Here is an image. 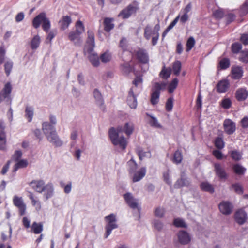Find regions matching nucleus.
<instances>
[{"mask_svg": "<svg viewBox=\"0 0 248 248\" xmlns=\"http://www.w3.org/2000/svg\"><path fill=\"white\" fill-rule=\"evenodd\" d=\"M181 69V62L178 60L175 61L173 62V66H172V70H173V73L176 76H178L180 74Z\"/></svg>", "mask_w": 248, "mask_h": 248, "instance_id": "nucleus-37", "label": "nucleus"}, {"mask_svg": "<svg viewBox=\"0 0 248 248\" xmlns=\"http://www.w3.org/2000/svg\"><path fill=\"white\" fill-rule=\"evenodd\" d=\"M219 67L221 69H226L228 68L230 65V61L228 58H223L219 62Z\"/></svg>", "mask_w": 248, "mask_h": 248, "instance_id": "nucleus-46", "label": "nucleus"}, {"mask_svg": "<svg viewBox=\"0 0 248 248\" xmlns=\"http://www.w3.org/2000/svg\"><path fill=\"white\" fill-rule=\"evenodd\" d=\"M170 75V71L167 69H163L160 72V75L163 78H168Z\"/></svg>", "mask_w": 248, "mask_h": 248, "instance_id": "nucleus-64", "label": "nucleus"}, {"mask_svg": "<svg viewBox=\"0 0 248 248\" xmlns=\"http://www.w3.org/2000/svg\"><path fill=\"white\" fill-rule=\"evenodd\" d=\"M113 19L110 18H105L104 20V30L107 32H109L114 27L113 23Z\"/></svg>", "mask_w": 248, "mask_h": 248, "instance_id": "nucleus-28", "label": "nucleus"}, {"mask_svg": "<svg viewBox=\"0 0 248 248\" xmlns=\"http://www.w3.org/2000/svg\"><path fill=\"white\" fill-rule=\"evenodd\" d=\"M134 130V124L131 122L126 123L123 128L118 127L117 130L111 128L109 130V137L112 143L115 146H118L123 150H124L127 146V141L124 136H121V132H124L129 136Z\"/></svg>", "mask_w": 248, "mask_h": 248, "instance_id": "nucleus-1", "label": "nucleus"}, {"mask_svg": "<svg viewBox=\"0 0 248 248\" xmlns=\"http://www.w3.org/2000/svg\"><path fill=\"white\" fill-rule=\"evenodd\" d=\"M123 197L128 205L132 209L138 208V200L134 198L132 193L127 192L124 194Z\"/></svg>", "mask_w": 248, "mask_h": 248, "instance_id": "nucleus-10", "label": "nucleus"}, {"mask_svg": "<svg viewBox=\"0 0 248 248\" xmlns=\"http://www.w3.org/2000/svg\"><path fill=\"white\" fill-rule=\"evenodd\" d=\"M231 156L232 158L235 161L240 160L242 157L241 154L239 152L236 151H232L231 153Z\"/></svg>", "mask_w": 248, "mask_h": 248, "instance_id": "nucleus-57", "label": "nucleus"}, {"mask_svg": "<svg viewBox=\"0 0 248 248\" xmlns=\"http://www.w3.org/2000/svg\"><path fill=\"white\" fill-rule=\"evenodd\" d=\"M183 159L182 153L179 150L176 151L173 155L172 161L176 164H179L181 163Z\"/></svg>", "mask_w": 248, "mask_h": 248, "instance_id": "nucleus-32", "label": "nucleus"}, {"mask_svg": "<svg viewBox=\"0 0 248 248\" xmlns=\"http://www.w3.org/2000/svg\"><path fill=\"white\" fill-rule=\"evenodd\" d=\"M13 203L15 206L18 208L19 213L20 216H23L25 214L26 205L24 203L23 200L21 197L15 196L13 198Z\"/></svg>", "mask_w": 248, "mask_h": 248, "instance_id": "nucleus-8", "label": "nucleus"}, {"mask_svg": "<svg viewBox=\"0 0 248 248\" xmlns=\"http://www.w3.org/2000/svg\"><path fill=\"white\" fill-rule=\"evenodd\" d=\"M42 129L47 140L53 145L57 147L62 145L63 142L57 135L54 126L47 122H45L42 124Z\"/></svg>", "mask_w": 248, "mask_h": 248, "instance_id": "nucleus-2", "label": "nucleus"}, {"mask_svg": "<svg viewBox=\"0 0 248 248\" xmlns=\"http://www.w3.org/2000/svg\"><path fill=\"white\" fill-rule=\"evenodd\" d=\"M5 128L3 122L0 121V150H3L6 147V135L4 131Z\"/></svg>", "mask_w": 248, "mask_h": 248, "instance_id": "nucleus-15", "label": "nucleus"}, {"mask_svg": "<svg viewBox=\"0 0 248 248\" xmlns=\"http://www.w3.org/2000/svg\"><path fill=\"white\" fill-rule=\"evenodd\" d=\"M43 226L41 223L34 222L31 227V232L35 234H40L43 231Z\"/></svg>", "mask_w": 248, "mask_h": 248, "instance_id": "nucleus-29", "label": "nucleus"}, {"mask_svg": "<svg viewBox=\"0 0 248 248\" xmlns=\"http://www.w3.org/2000/svg\"><path fill=\"white\" fill-rule=\"evenodd\" d=\"M61 186L62 187L64 188V191L65 193L68 194L71 192V189H72L71 182H69L68 184H67L65 186H64V184L63 183L61 182Z\"/></svg>", "mask_w": 248, "mask_h": 248, "instance_id": "nucleus-59", "label": "nucleus"}, {"mask_svg": "<svg viewBox=\"0 0 248 248\" xmlns=\"http://www.w3.org/2000/svg\"><path fill=\"white\" fill-rule=\"evenodd\" d=\"M44 188V196L46 197V199L47 200L53 195L54 188L53 185L51 183H48L45 186Z\"/></svg>", "mask_w": 248, "mask_h": 248, "instance_id": "nucleus-25", "label": "nucleus"}, {"mask_svg": "<svg viewBox=\"0 0 248 248\" xmlns=\"http://www.w3.org/2000/svg\"><path fill=\"white\" fill-rule=\"evenodd\" d=\"M154 226L158 230H161L163 226L162 222L158 220H155L154 221Z\"/></svg>", "mask_w": 248, "mask_h": 248, "instance_id": "nucleus-63", "label": "nucleus"}, {"mask_svg": "<svg viewBox=\"0 0 248 248\" xmlns=\"http://www.w3.org/2000/svg\"><path fill=\"white\" fill-rule=\"evenodd\" d=\"M224 130L229 135L233 134L235 130V124L230 119L225 120L223 124Z\"/></svg>", "mask_w": 248, "mask_h": 248, "instance_id": "nucleus-17", "label": "nucleus"}, {"mask_svg": "<svg viewBox=\"0 0 248 248\" xmlns=\"http://www.w3.org/2000/svg\"><path fill=\"white\" fill-rule=\"evenodd\" d=\"M215 170L216 175L221 180L226 179L227 178V174L225 169L219 163H215L214 164Z\"/></svg>", "mask_w": 248, "mask_h": 248, "instance_id": "nucleus-19", "label": "nucleus"}, {"mask_svg": "<svg viewBox=\"0 0 248 248\" xmlns=\"http://www.w3.org/2000/svg\"><path fill=\"white\" fill-rule=\"evenodd\" d=\"M248 12V0H247L245 3L243 5L240 10L241 15H245Z\"/></svg>", "mask_w": 248, "mask_h": 248, "instance_id": "nucleus-60", "label": "nucleus"}, {"mask_svg": "<svg viewBox=\"0 0 248 248\" xmlns=\"http://www.w3.org/2000/svg\"><path fill=\"white\" fill-rule=\"evenodd\" d=\"M200 187L201 189L205 191L212 193L214 192V188L213 186L208 182H203L201 185Z\"/></svg>", "mask_w": 248, "mask_h": 248, "instance_id": "nucleus-34", "label": "nucleus"}, {"mask_svg": "<svg viewBox=\"0 0 248 248\" xmlns=\"http://www.w3.org/2000/svg\"><path fill=\"white\" fill-rule=\"evenodd\" d=\"M195 44V41L194 38L193 37H190L186 44V51L187 52L189 51L192 48V47L194 46Z\"/></svg>", "mask_w": 248, "mask_h": 248, "instance_id": "nucleus-47", "label": "nucleus"}, {"mask_svg": "<svg viewBox=\"0 0 248 248\" xmlns=\"http://www.w3.org/2000/svg\"><path fill=\"white\" fill-rule=\"evenodd\" d=\"M40 43V38L39 35H35L31 42V47L32 49H36Z\"/></svg>", "mask_w": 248, "mask_h": 248, "instance_id": "nucleus-38", "label": "nucleus"}, {"mask_svg": "<svg viewBox=\"0 0 248 248\" xmlns=\"http://www.w3.org/2000/svg\"><path fill=\"white\" fill-rule=\"evenodd\" d=\"M134 53L136 55L139 61L143 64H146L149 62V55L147 51L141 48H139L138 50H135Z\"/></svg>", "mask_w": 248, "mask_h": 248, "instance_id": "nucleus-7", "label": "nucleus"}, {"mask_svg": "<svg viewBox=\"0 0 248 248\" xmlns=\"http://www.w3.org/2000/svg\"><path fill=\"white\" fill-rule=\"evenodd\" d=\"M167 83L165 82H155L152 88L151 102L153 105L158 103L160 92L165 89Z\"/></svg>", "mask_w": 248, "mask_h": 248, "instance_id": "nucleus-4", "label": "nucleus"}, {"mask_svg": "<svg viewBox=\"0 0 248 248\" xmlns=\"http://www.w3.org/2000/svg\"><path fill=\"white\" fill-rule=\"evenodd\" d=\"M173 106V98H169L168 99L166 103V109L167 111H170L172 110Z\"/></svg>", "mask_w": 248, "mask_h": 248, "instance_id": "nucleus-56", "label": "nucleus"}, {"mask_svg": "<svg viewBox=\"0 0 248 248\" xmlns=\"http://www.w3.org/2000/svg\"><path fill=\"white\" fill-rule=\"evenodd\" d=\"M29 184L33 190L38 193H42L44 190L45 186L43 180H33Z\"/></svg>", "mask_w": 248, "mask_h": 248, "instance_id": "nucleus-13", "label": "nucleus"}, {"mask_svg": "<svg viewBox=\"0 0 248 248\" xmlns=\"http://www.w3.org/2000/svg\"><path fill=\"white\" fill-rule=\"evenodd\" d=\"M71 22V18L68 16H62V19L59 21L61 28L63 30L67 29Z\"/></svg>", "mask_w": 248, "mask_h": 248, "instance_id": "nucleus-27", "label": "nucleus"}, {"mask_svg": "<svg viewBox=\"0 0 248 248\" xmlns=\"http://www.w3.org/2000/svg\"><path fill=\"white\" fill-rule=\"evenodd\" d=\"M100 60L103 63H107L111 59V55L108 52H106L100 56Z\"/></svg>", "mask_w": 248, "mask_h": 248, "instance_id": "nucleus-48", "label": "nucleus"}, {"mask_svg": "<svg viewBox=\"0 0 248 248\" xmlns=\"http://www.w3.org/2000/svg\"><path fill=\"white\" fill-rule=\"evenodd\" d=\"M107 224L105 226L106 233L105 238H107L111 234L112 230L118 228V226L116 223V216L114 214H110L105 217Z\"/></svg>", "mask_w": 248, "mask_h": 248, "instance_id": "nucleus-5", "label": "nucleus"}, {"mask_svg": "<svg viewBox=\"0 0 248 248\" xmlns=\"http://www.w3.org/2000/svg\"><path fill=\"white\" fill-rule=\"evenodd\" d=\"M33 107L27 106L25 109V116L28 119L29 122H31L33 116Z\"/></svg>", "mask_w": 248, "mask_h": 248, "instance_id": "nucleus-39", "label": "nucleus"}, {"mask_svg": "<svg viewBox=\"0 0 248 248\" xmlns=\"http://www.w3.org/2000/svg\"><path fill=\"white\" fill-rule=\"evenodd\" d=\"M119 46L123 50V51L126 50L127 44V41L125 38H122L121 39L120 42Z\"/></svg>", "mask_w": 248, "mask_h": 248, "instance_id": "nucleus-62", "label": "nucleus"}, {"mask_svg": "<svg viewBox=\"0 0 248 248\" xmlns=\"http://www.w3.org/2000/svg\"><path fill=\"white\" fill-rule=\"evenodd\" d=\"M28 162L27 160L25 159H21L15 165L13 171L14 172H16L18 169L21 168H24L28 166Z\"/></svg>", "mask_w": 248, "mask_h": 248, "instance_id": "nucleus-35", "label": "nucleus"}, {"mask_svg": "<svg viewBox=\"0 0 248 248\" xmlns=\"http://www.w3.org/2000/svg\"><path fill=\"white\" fill-rule=\"evenodd\" d=\"M177 236L179 242L183 245L187 244L191 240L189 234L185 231H179Z\"/></svg>", "mask_w": 248, "mask_h": 248, "instance_id": "nucleus-20", "label": "nucleus"}, {"mask_svg": "<svg viewBox=\"0 0 248 248\" xmlns=\"http://www.w3.org/2000/svg\"><path fill=\"white\" fill-rule=\"evenodd\" d=\"M242 48V45L240 43L236 42L232 44V50L234 53H237Z\"/></svg>", "mask_w": 248, "mask_h": 248, "instance_id": "nucleus-55", "label": "nucleus"}, {"mask_svg": "<svg viewBox=\"0 0 248 248\" xmlns=\"http://www.w3.org/2000/svg\"><path fill=\"white\" fill-rule=\"evenodd\" d=\"M93 95L96 104L99 106H103L104 104L103 99L100 92L97 89H96L94 90Z\"/></svg>", "mask_w": 248, "mask_h": 248, "instance_id": "nucleus-31", "label": "nucleus"}, {"mask_svg": "<svg viewBox=\"0 0 248 248\" xmlns=\"http://www.w3.org/2000/svg\"><path fill=\"white\" fill-rule=\"evenodd\" d=\"M137 153L140 160H142L144 157H151V154L150 152L143 151L141 149L139 148L137 149Z\"/></svg>", "mask_w": 248, "mask_h": 248, "instance_id": "nucleus-40", "label": "nucleus"}, {"mask_svg": "<svg viewBox=\"0 0 248 248\" xmlns=\"http://www.w3.org/2000/svg\"><path fill=\"white\" fill-rule=\"evenodd\" d=\"M76 30L75 31L81 34L85 31V27L83 23L80 20H78L75 24Z\"/></svg>", "mask_w": 248, "mask_h": 248, "instance_id": "nucleus-43", "label": "nucleus"}, {"mask_svg": "<svg viewBox=\"0 0 248 248\" xmlns=\"http://www.w3.org/2000/svg\"><path fill=\"white\" fill-rule=\"evenodd\" d=\"M143 82L142 78L141 76L136 77L134 80L133 81V84L135 87H138L139 85H141Z\"/></svg>", "mask_w": 248, "mask_h": 248, "instance_id": "nucleus-61", "label": "nucleus"}, {"mask_svg": "<svg viewBox=\"0 0 248 248\" xmlns=\"http://www.w3.org/2000/svg\"><path fill=\"white\" fill-rule=\"evenodd\" d=\"M151 35H153L152 27L149 25H147L144 29V36L147 40H149Z\"/></svg>", "mask_w": 248, "mask_h": 248, "instance_id": "nucleus-49", "label": "nucleus"}, {"mask_svg": "<svg viewBox=\"0 0 248 248\" xmlns=\"http://www.w3.org/2000/svg\"><path fill=\"white\" fill-rule=\"evenodd\" d=\"M13 62L11 61H7L5 63L4 69H5V73H6L7 76H9V75L11 73V70L13 68Z\"/></svg>", "mask_w": 248, "mask_h": 248, "instance_id": "nucleus-50", "label": "nucleus"}, {"mask_svg": "<svg viewBox=\"0 0 248 248\" xmlns=\"http://www.w3.org/2000/svg\"><path fill=\"white\" fill-rule=\"evenodd\" d=\"M165 213V208L161 207H158L155 209L154 214L155 215L159 218H162Z\"/></svg>", "mask_w": 248, "mask_h": 248, "instance_id": "nucleus-45", "label": "nucleus"}, {"mask_svg": "<svg viewBox=\"0 0 248 248\" xmlns=\"http://www.w3.org/2000/svg\"><path fill=\"white\" fill-rule=\"evenodd\" d=\"M42 24L43 30L46 32H48L51 27V23L49 19L46 17L45 13L42 12L37 15L32 21V25L34 28L37 29Z\"/></svg>", "mask_w": 248, "mask_h": 248, "instance_id": "nucleus-3", "label": "nucleus"}, {"mask_svg": "<svg viewBox=\"0 0 248 248\" xmlns=\"http://www.w3.org/2000/svg\"><path fill=\"white\" fill-rule=\"evenodd\" d=\"M247 218V213L243 210H239L235 213V220L238 224L240 225L243 224L246 222Z\"/></svg>", "mask_w": 248, "mask_h": 248, "instance_id": "nucleus-18", "label": "nucleus"}, {"mask_svg": "<svg viewBox=\"0 0 248 248\" xmlns=\"http://www.w3.org/2000/svg\"><path fill=\"white\" fill-rule=\"evenodd\" d=\"M89 60L92 64L94 67L99 65L100 62L99 57L96 54H91L89 56Z\"/></svg>", "mask_w": 248, "mask_h": 248, "instance_id": "nucleus-36", "label": "nucleus"}, {"mask_svg": "<svg viewBox=\"0 0 248 248\" xmlns=\"http://www.w3.org/2000/svg\"><path fill=\"white\" fill-rule=\"evenodd\" d=\"M233 171L238 175L243 174L246 170V169L240 164H235L233 166Z\"/></svg>", "mask_w": 248, "mask_h": 248, "instance_id": "nucleus-41", "label": "nucleus"}, {"mask_svg": "<svg viewBox=\"0 0 248 248\" xmlns=\"http://www.w3.org/2000/svg\"><path fill=\"white\" fill-rule=\"evenodd\" d=\"M215 144L217 148L219 149H222L224 146V142L222 138L220 137L217 138L215 140Z\"/></svg>", "mask_w": 248, "mask_h": 248, "instance_id": "nucleus-51", "label": "nucleus"}, {"mask_svg": "<svg viewBox=\"0 0 248 248\" xmlns=\"http://www.w3.org/2000/svg\"><path fill=\"white\" fill-rule=\"evenodd\" d=\"M139 9V3L137 1H134L128 5L119 14L118 16L121 17L123 19L129 18L132 14L136 13Z\"/></svg>", "mask_w": 248, "mask_h": 248, "instance_id": "nucleus-6", "label": "nucleus"}, {"mask_svg": "<svg viewBox=\"0 0 248 248\" xmlns=\"http://www.w3.org/2000/svg\"><path fill=\"white\" fill-rule=\"evenodd\" d=\"M232 188L234 189V191L239 194H242L243 193L242 186L239 183L233 184L232 186Z\"/></svg>", "mask_w": 248, "mask_h": 248, "instance_id": "nucleus-53", "label": "nucleus"}, {"mask_svg": "<svg viewBox=\"0 0 248 248\" xmlns=\"http://www.w3.org/2000/svg\"><path fill=\"white\" fill-rule=\"evenodd\" d=\"M179 80L177 78H174L170 83L168 87V91L169 93H172L178 86Z\"/></svg>", "mask_w": 248, "mask_h": 248, "instance_id": "nucleus-44", "label": "nucleus"}, {"mask_svg": "<svg viewBox=\"0 0 248 248\" xmlns=\"http://www.w3.org/2000/svg\"><path fill=\"white\" fill-rule=\"evenodd\" d=\"M28 193L29 195L28 196L30 199L31 200L32 205L35 206V208L37 210H40L41 208L40 202L34 198L33 193L31 192H29Z\"/></svg>", "mask_w": 248, "mask_h": 248, "instance_id": "nucleus-33", "label": "nucleus"}, {"mask_svg": "<svg viewBox=\"0 0 248 248\" xmlns=\"http://www.w3.org/2000/svg\"><path fill=\"white\" fill-rule=\"evenodd\" d=\"M232 104L231 101L229 98H225L222 100L221 102L222 107L226 109H228L230 108Z\"/></svg>", "mask_w": 248, "mask_h": 248, "instance_id": "nucleus-58", "label": "nucleus"}, {"mask_svg": "<svg viewBox=\"0 0 248 248\" xmlns=\"http://www.w3.org/2000/svg\"><path fill=\"white\" fill-rule=\"evenodd\" d=\"M127 165L128 172L131 174L135 172L138 167V165L133 157L127 162Z\"/></svg>", "mask_w": 248, "mask_h": 248, "instance_id": "nucleus-30", "label": "nucleus"}, {"mask_svg": "<svg viewBox=\"0 0 248 248\" xmlns=\"http://www.w3.org/2000/svg\"><path fill=\"white\" fill-rule=\"evenodd\" d=\"M239 60L243 63H248V50L241 52L239 57Z\"/></svg>", "mask_w": 248, "mask_h": 248, "instance_id": "nucleus-54", "label": "nucleus"}, {"mask_svg": "<svg viewBox=\"0 0 248 248\" xmlns=\"http://www.w3.org/2000/svg\"><path fill=\"white\" fill-rule=\"evenodd\" d=\"M134 87H132L129 91L127 102L129 106L133 109H135L137 106V100L136 96L134 93Z\"/></svg>", "mask_w": 248, "mask_h": 248, "instance_id": "nucleus-12", "label": "nucleus"}, {"mask_svg": "<svg viewBox=\"0 0 248 248\" xmlns=\"http://www.w3.org/2000/svg\"><path fill=\"white\" fill-rule=\"evenodd\" d=\"M12 86L10 82H7L2 90L0 92V103L4 99L9 101L10 99V94L12 91Z\"/></svg>", "mask_w": 248, "mask_h": 248, "instance_id": "nucleus-11", "label": "nucleus"}, {"mask_svg": "<svg viewBox=\"0 0 248 248\" xmlns=\"http://www.w3.org/2000/svg\"><path fill=\"white\" fill-rule=\"evenodd\" d=\"M146 173V169L145 167L141 168L137 171H135L133 174L132 177V181L133 182H137L142 179Z\"/></svg>", "mask_w": 248, "mask_h": 248, "instance_id": "nucleus-23", "label": "nucleus"}, {"mask_svg": "<svg viewBox=\"0 0 248 248\" xmlns=\"http://www.w3.org/2000/svg\"><path fill=\"white\" fill-rule=\"evenodd\" d=\"M189 181L186 177L185 172H183L181 173V178L177 180L174 185L175 188H180L184 186H188L189 185Z\"/></svg>", "mask_w": 248, "mask_h": 248, "instance_id": "nucleus-16", "label": "nucleus"}, {"mask_svg": "<svg viewBox=\"0 0 248 248\" xmlns=\"http://www.w3.org/2000/svg\"><path fill=\"white\" fill-rule=\"evenodd\" d=\"M174 225L177 227L186 228L187 225L183 219H175L173 222Z\"/></svg>", "mask_w": 248, "mask_h": 248, "instance_id": "nucleus-52", "label": "nucleus"}, {"mask_svg": "<svg viewBox=\"0 0 248 248\" xmlns=\"http://www.w3.org/2000/svg\"><path fill=\"white\" fill-rule=\"evenodd\" d=\"M87 34L88 37L86 40V43L88 46V48L87 50L89 53H91L95 46L94 34L91 31H88Z\"/></svg>", "mask_w": 248, "mask_h": 248, "instance_id": "nucleus-14", "label": "nucleus"}, {"mask_svg": "<svg viewBox=\"0 0 248 248\" xmlns=\"http://www.w3.org/2000/svg\"><path fill=\"white\" fill-rule=\"evenodd\" d=\"M220 212L225 215L231 214L232 212L233 206L228 201H222L218 205Z\"/></svg>", "mask_w": 248, "mask_h": 248, "instance_id": "nucleus-9", "label": "nucleus"}, {"mask_svg": "<svg viewBox=\"0 0 248 248\" xmlns=\"http://www.w3.org/2000/svg\"><path fill=\"white\" fill-rule=\"evenodd\" d=\"M230 86V83L227 79L220 80L217 85V91L219 93L226 92Z\"/></svg>", "mask_w": 248, "mask_h": 248, "instance_id": "nucleus-22", "label": "nucleus"}, {"mask_svg": "<svg viewBox=\"0 0 248 248\" xmlns=\"http://www.w3.org/2000/svg\"><path fill=\"white\" fill-rule=\"evenodd\" d=\"M242 68L239 66L234 67L232 69V77L233 79H238L243 76Z\"/></svg>", "mask_w": 248, "mask_h": 248, "instance_id": "nucleus-24", "label": "nucleus"}, {"mask_svg": "<svg viewBox=\"0 0 248 248\" xmlns=\"http://www.w3.org/2000/svg\"><path fill=\"white\" fill-rule=\"evenodd\" d=\"M121 68L123 72L125 74H128L132 71V67L128 62H124L121 65Z\"/></svg>", "mask_w": 248, "mask_h": 248, "instance_id": "nucleus-42", "label": "nucleus"}, {"mask_svg": "<svg viewBox=\"0 0 248 248\" xmlns=\"http://www.w3.org/2000/svg\"><path fill=\"white\" fill-rule=\"evenodd\" d=\"M79 33L76 31H70L68 35V38L71 41L74 42L76 45H78L80 43V37Z\"/></svg>", "mask_w": 248, "mask_h": 248, "instance_id": "nucleus-26", "label": "nucleus"}, {"mask_svg": "<svg viewBox=\"0 0 248 248\" xmlns=\"http://www.w3.org/2000/svg\"><path fill=\"white\" fill-rule=\"evenodd\" d=\"M248 96V91L246 88H239L235 92V97L238 101H245Z\"/></svg>", "mask_w": 248, "mask_h": 248, "instance_id": "nucleus-21", "label": "nucleus"}]
</instances>
